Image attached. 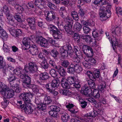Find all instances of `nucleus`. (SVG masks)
<instances>
[{
    "mask_svg": "<svg viewBox=\"0 0 122 122\" xmlns=\"http://www.w3.org/2000/svg\"><path fill=\"white\" fill-rule=\"evenodd\" d=\"M108 1V0H102L100 2L99 14L100 19L101 20H105L111 16V6L107 5Z\"/></svg>",
    "mask_w": 122,
    "mask_h": 122,
    "instance_id": "nucleus-1",
    "label": "nucleus"
},
{
    "mask_svg": "<svg viewBox=\"0 0 122 122\" xmlns=\"http://www.w3.org/2000/svg\"><path fill=\"white\" fill-rule=\"evenodd\" d=\"M30 93L29 92L26 93H23L21 94L20 97L24 101L26 107H24L25 105H23L20 106L21 108H23L25 112L27 114H30Z\"/></svg>",
    "mask_w": 122,
    "mask_h": 122,
    "instance_id": "nucleus-2",
    "label": "nucleus"
},
{
    "mask_svg": "<svg viewBox=\"0 0 122 122\" xmlns=\"http://www.w3.org/2000/svg\"><path fill=\"white\" fill-rule=\"evenodd\" d=\"M17 84H15L14 86H10L11 90H5L2 92V94L4 97L7 99L12 97L14 95V92L19 93L21 89Z\"/></svg>",
    "mask_w": 122,
    "mask_h": 122,
    "instance_id": "nucleus-3",
    "label": "nucleus"
},
{
    "mask_svg": "<svg viewBox=\"0 0 122 122\" xmlns=\"http://www.w3.org/2000/svg\"><path fill=\"white\" fill-rule=\"evenodd\" d=\"M83 47L86 48V52L85 53V51L84 52L85 54H87V56L85 57L84 60H88V62L91 65H93L96 63V61L94 58L91 57L92 56L93 54V52L92 49L91 47L87 45L84 46Z\"/></svg>",
    "mask_w": 122,
    "mask_h": 122,
    "instance_id": "nucleus-4",
    "label": "nucleus"
},
{
    "mask_svg": "<svg viewBox=\"0 0 122 122\" xmlns=\"http://www.w3.org/2000/svg\"><path fill=\"white\" fill-rule=\"evenodd\" d=\"M73 51L71 45L66 44L60 48V52L63 57H67L68 55H70Z\"/></svg>",
    "mask_w": 122,
    "mask_h": 122,
    "instance_id": "nucleus-5",
    "label": "nucleus"
},
{
    "mask_svg": "<svg viewBox=\"0 0 122 122\" xmlns=\"http://www.w3.org/2000/svg\"><path fill=\"white\" fill-rule=\"evenodd\" d=\"M48 28L52 32V36L55 39H61L62 37V34L59 30L54 25L51 24L49 25Z\"/></svg>",
    "mask_w": 122,
    "mask_h": 122,
    "instance_id": "nucleus-6",
    "label": "nucleus"
},
{
    "mask_svg": "<svg viewBox=\"0 0 122 122\" xmlns=\"http://www.w3.org/2000/svg\"><path fill=\"white\" fill-rule=\"evenodd\" d=\"M103 112V110L100 109V108L97 107L96 110L93 111L89 114L88 113L87 114H86V117L87 118L90 119H91L90 118V117H96L98 114L101 115L102 114Z\"/></svg>",
    "mask_w": 122,
    "mask_h": 122,
    "instance_id": "nucleus-7",
    "label": "nucleus"
},
{
    "mask_svg": "<svg viewBox=\"0 0 122 122\" xmlns=\"http://www.w3.org/2000/svg\"><path fill=\"white\" fill-rule=\"evenodd\" d=\"M45 15L46 16V19L48 21H50L53 20L55 19H57V24L59 23L58 21V17H56L55 13L52 11H47L45 13Z\"/></svg>",
    "mask_w": 122,
    "mask_h": 122,
    "instance_id": "nucleus-8",
    "label": "nucleus"
},
{
    "mask_svg": "<svg viewBox=\"0 0 122 122\" xmlns=\"http://www.w3.org/2000/svg\"><path fill=\"white\" fill-rule=\"evenodd\" d=\"M118 28H116L112 32V35L113 37L112 41V44L117 45L118 39L117 37L119 34L120 31Z\"/></svg>",
    "mask_w": 122,
    "mask_h": 122,
    "instance_id": "nucleus-9",
    "label": "nucleus"
},
{
    "mask_svg": "<svg viewBox=\"0 0 122 122\" xmlns=\"http://www.w3.org/2000/svg\"><path fill=\"white\" fill-rule=\"evenodd\" d=\"M86 75L90 79L93 80L99 77L100 72L98 70H96L92 73L90 71H88L86 72Z\"/></svg>",
    "mask_w": 122,
    "mask_h": 122,
    "instance_id": "nucleus-10",
    "label": "nucleus"
},
{
    "mask_svg": "<svg viewBox=\"0 0 122 122\" xmlns=\"http://www.w3.org/2000/svg\"><path fill=\"white\" fill-rule=\"evenodd\" d=\"M8 30L11 35L15 37H18L20 36L22 33V32L20 29L14 30L12 28L9 27L8 29Z\"/></svg>",
    "mask_w": 122,
    "mask_h": 122,
    "instance_id": "nucleus-11",
    "label": "nucleus"
},
{
    "mask_svg": "<svg viewBox=\"0 0 122 122\" xmlns=\"http://www.w3.org/2000/svg\"><path fill=\"white\" fill-rule=\"evenodd\" d=\"M36 42L40 44L42 47H47L48 46V43L46 40L41 36L38 37V39L36 41Z\"/></svg>",
    "mask_w": 122,
    "mask_h": 122,
    "instance_id": "nucleus-12",
    "label": "nucleus"
},
{
    "mask_svg": "<svg viewBox=\"0 0 122 122\" xmlns=\"http://www.w3.org/2000/svg\"><path fill=\"white\" fill-rule=\"evenodd\" d=\"M45 86L47 91L49 92L50 94L54 96L57 95L58 94V92L52 89L54 88L51 83L46 84Z\"/></svg>",
    "mask_w": 122,
    "mask_h": 122,
    "instance_id": "nucleus-13",
    "label": "nucleus"
},
{
    "mask_svg": "<svg viewBox=\"0 0 122 122\" xmlns=\"http://www.w3.org/2000/svg\"><path fill=\"white\" fill-rule=\"evenodd\" d=\"M30 37H25L23 38L22 42L23 45L25 46V47H26L22 48V50H28V49L30 48Z\"/></svg>",
    "mask_w": 122,
    "mask_h": 122,
    "instance_id": "nucleus-14",
    "label": "nucleus"
},
{
    "mask_svg": "<svg viewBox=\"0 0 122 122\" xmlns=\"http://www.w3.org/2000/svg\"><path fill=\"white\" fill-rule=\"evenodd\" d=\"M6 16L7 19V22L9 24L12 26H14V25H16L14 16L10 14H7Z\"/></svg>",
    "mask_w": 122,
    "mask_h": 122,
    "instance_id": "nucleus-15",
    "label": "nucleus"
},
{
    "mask_svg": "<svg viewBox=\"0 0 122 122\" xmlns=\"http://www.w3.org/2000/svg\"><path fill=\"white\" fill-rule=\"evenodd\" d=\"M92 90L91 89L88 87H82L81 91V92L82 94L90 97L92 93Z\"/></svg>",
    "mask_w": 122,
    "mask_h": 122,
    "instance_id": "nucleus-16",
    "label": "nucleus"
},
{
    "mask_svg": "<svg viewBox=\"0 0 122 122\" xmlns=\"http://www.w3.org/2000/svg\"><path fill=\"white\" fill-rule=\"evenodd\" d=\"M33 57H32V59H31V60L32 61L33 59L34 60V62L31 61V74L34 73V74L36 71L38 70V67L36 63L35 62V59Z\"/></svg>",
    "mask_w": 122,
    "mask_h": 122,
    "instance_id": "nucleus-17",
    "label": "nucleus"
},
{
    "mask_svg": "<svg viewBox=\"0 0 122 122\" xmlns=\"http://www.w3.org/2000/svg\"><path fill=\"white\" fill-rule=\"evenodd\" d=\"M23 85L24 87L30 88V78L28 75L26 76L25 79L23 80Z\"/></svg>",
    "mask_w": 122,
    "mask_h": 122,
    "instance_id": "nucleus-18",
    "label": "nucleus"
},
{
    "mask_svg": "<svg viewBox=\"0 0 122 122\" xmlns=\"http://www.w3.org/2000/svg\"><path fill=\"white\" fill-rule=\"evenodd\" d=\"M68 81H66V80L64 77H63L61 79V83L62 86L65 88L69 89L70 88V84Z\"/></svg>",
    "mask_w": 122,
    "mask_h": 122,
    "instance_id": "nucleus-19",
    "label": "nucleus"
},
{
    "mask_svg": "<svg viewBox=\"0 0 122 122\" xmlns=\"http://www.w3.org/2000/svg\"><path fill=\"white\" fill-rule=\"evenodd\" d=\"M2 27L0 29V37L5 41L6 40L8 37V35L7 32Z\"/></svg>",
    "mask_w": 122,
    "mask_h": 122,
    "instance_id": "nucleus-20",
    "label": "nucleus"
},
{
    "mask_svg": "<svg viewBox=\"0 0 122 122\" xmlns=\"http://www.w3.org/2000/svg\"><path fill=\"white\" fill-rule=\"evenodd\" d=\"M59 74L62 76H64L66 75V72L64 68L58 65L56 69Z\"/></svg>",
    "mask_w": 122,
    "mask_h": 122,
    "instance_id": "nucleus-21",
    "label": "nucleus"
},
{
    "mask_svg": "<svg viewBox=\"0 0 122 122\" xmlns=\"http://www.w3.org/2000/svg\"><path fill=\"white\" fill-rule=\"evenodd\" d=\"M8 77H7L8 81L10 83V86H14L15 85L13 84V83L16 79V78L14 75L11 74Z\"/></svg>",
    "mask_w": 122,
    "mask_h": 122,
    "instance_id": "nucleus-22",
    "label": "nucleus"
},
{
    "mask_svg": "<svg viewBox=\"0 0 122 122\" xmlns=\"http://www.w3.org/2000/svg\"><path fill=\"white\" fill-rule=\"evenodd\" d=\"M44 98L43 102V104L46 105L50 104L52 102L50 97L46 94L44 95Z\"/></svg>",
    "mask_w": 122,
    "mask_h": 122,
    "instance_id": "nucleus-23",
    "label": "nucleus"
},
{
    "mask_svg": "<svg viewBox=\"0 0 122 122\" xmlns=\"http://www.w3.org/2000/svg\"><path fill=\"white\" fill-rule=\"evenodd\" d=\"M74 65H71V67H74L75 71L76 72L79 73L81 72L82 71V69L81 67L79 64L73 63Z\"/></svg>",
    "mask_w": 122,
    "mask_h": 122,
    "instance_id": "nucleus-24",
    "label": "nucleus"
},
{
    "mask_svg": "<svg viewBox=\"0 0 122 122\" xmlns=\"http://www.w3.org/2000/svg\"><path fill=\"white\" fill-rule=\"evenodd\" d=\"M40 76L41 79L43 80H47L49 77L48 74L46 72L42 73L40 74Z\"/></svg>",
    "mask_w": 122,
    "mask_h": 122,
    "instance_id": "nucleus-25",
    "label": "nucleus"
},
{
    "mask_svg": "<svg viewBox=\"0 0 122 122\" xmlns=\"http://www.w3.org/2000/svg\"><path fill=\"white\" fill-rule=\"evenodd\" d=\"M81 38L85 42L89 43H90L91 42H92L93 40L91 37L89 35L83 36Z\"/></svg>",
    "mask_w": 122,
    "mask_h": 122,
    "instance_id": "nucleus-26",
    "label": "nucleus"
},
{
    "mask_svg": "<svg viewBox=\"0 0 122 122\" xmlns=\"http://www.w3.org/2000/svg\"><path fill=\"white\" fill-rule=\"evenodd\" d=\"M1 68L2 72L4 76H9L11 74V71L8 70V69L7 67L4 66Z\"/></svg>",
    "mask_w": 122,
    "mask_h": 122,
    "instance_id": "nucleus-27",
    "label": "nucleus"
},
{
    "mask_svg": "<svg viewBox=\"0 0 122 122\" xmlns=\"http://www.w3.org/2000/svg\"><path fill=\"white\" fill-rule=\"evenodd\" d=\"M54 88H57L60 84V81L58 79L53 80L51 83Z\"/></svg>",
    "mask_w": 122,
    "mask_h": 122,
    "instance_id": "nucleus-28",
    "label": "nucleus"
},
{
    "mask_svg": "<svg viewBox=\"0 0 122 122\" xmlns=\"http://www.w3.org/2000/svg\"><path fill=\"white\" fill-rule=\"evenodd\" d=\"M32 8L31 11L32 14H36L38 15H40L42 13V11L41 9L38 8H36L35 9L34 8L33 6H32Z\"/></svg>",
    "mask_w": 122,
    "mask_h": 122,
    "instance_id": "nucleus-29",
    "label": "nucleus"
},
{
    "mask_svg": "<svg viewBox=\"0 0 122 122\" xmlns=\"http://www.w3.org/2000/svg\"><path fill=\"white\" fill-rule=\"evenodd\" d=\"M60 113L62 114L61 118L63 121L66 122L68 121L69 116L67 113L66 112L62 113L61 112H60Z\"/></svg>",
    "mask_w": 122,
    "mask_h": 122,
    "instance_id": "nucleus-30",
    "label": "nucleus"
},
{
    "mask_svg": "<svg viewBox=\"0 0 122 122\" xmlns=\"http://www.w3.org/2000/svg\"><path fill=\"white\" fill-rule=\"evenodd\" d=\"M74 30L76 32H78L80 31L82 29V26L78 22H77L74 24Z\"/></svg>",
    "mask_w": 122,
    "mask_h": 122,
    "instance_id": "nucleus-31",
    "label": "nucleus"
},
{
    "mask_svg": "<svg viewBox=\"0 0 122 122\" xmlns=\"http://www.w3.org/2000/svg\"><path fill=\"white\" fill-rule=\"evenodd\" d=\"M50 54L56 60L57 58V56L59 55V53L56 49H53L51 51Z\"/></svg>",
    "mask_w": 122,
    "mask_h": 122,
    "instance_id": "nucleus-32",
    "label": "nucleus"
},
{
    "mask_svg": "<svg viewBox=\"0 0 122 122\" xmlns=\"http://www.w3.org/2000/svg\"><path fill=\"white\" fill-rule=\"evenodd\" d=\"M31 50L32 52H33V53L32 55L34 56V58L36 57V54L38 52V50L37 46L35 45H32L31 46Z\"/></svg>",
    "mask_w": 122,
    "mask_h": 122,
    "instance_id": "nucleus-33",
    "label": "nucleus"
},
{
    "mask_svg": "<svg viewBox=\"0 0 122 122\" xmlns=\"http://www.w3.org/2000/svg\"><path fill=\"white\" fill-rule=\"evenodd\" d=\"M73 49L75 55L76 56H81V52L77 46H74V47Z\"/></svg>",
    "mask_w": 122,
    "mask_h": 122,
    "instance_id": "nucleus-34",
    "label": "nucleus"
},
{
    "mask_svg": "<svg viewBox=\"0 0 122 122\" xmlns=\"http://www.w3.org/2000/svg\"><path fill=\"white\" fill-rule=\"evenodd\" d=\"M93 96L95 98H98L100 97V94L98 91L96 90H94L92 91L90 96Z\"/></svg>",
    "mask_w": 122,
    "mask_h": 122,
    "instance_id": "nucleus-35",
    "label": "nucleus"
},
{
    "mask_svg": "<svg viewBox=\"0 0 122 122\" xmlns=\"http://www.w3.org/2000/svg\"><path fill=\"white\" fill-rule=\"evenodd\" d=\"M71 15L73 18V19L76 21H78L79 19V16L78 13L75 11H72L71 13Z\"/></svg>",
    "mask_w": 122,
    "mask_h": 122,
    "instance_id": "nucleus-36",
    "label": "nucleus"
},
{
    "mask_svg": "<svg viewBox=\"0 0 122 122\" xmlns=\"http://www.w3.org/2000/svg\"><path fill=\"white\" fill-rule=\"evenodd\" d=\"M61 94L67 96H69L71 95V92L68 90L64 89L60 91Z\"/></svg>",
    "mask_w": 122,
    "mask_h": 122,
    "instance_id": "nucleus-37",
    "label": "nucleus"
},
{
    "mask_svg": "<svg viewBox=\"0 0 122 122\" xmlns=\"http://www.w3.org/2000/svg\"><path fill=\"white\" fill-rule=\"evenodd\" d=\"M73 38L75 42L77 43L80 42V36L79 34L75 33L73 35Z\"/></svg>",
    "mask_w": 122,
    "mask_h": 122,
    "instance_id": "nucleus-38",
    "label": "nucleus"
},
{
    "mask_svg": "<svg viewBox=\"0 0 122 122\" xmlns=\"http://www.w3.org/2000/svg\"><path fill=\"white\" fill-rule=\"evenodd\" d=\"M72 25L68 24L67 26H64V30H65L67 33L70 34H71Z\"/></svg>",
    "mask_w": 122,
    "mask_h": 122,
    "instance_id": "nucleus-39",
    "label": "nucleus"
},
{
    "mask_svg": "<svg viewBox=\"0 0 122 122\" xmlns=\"http://www.w3.org/2000/svg\"><path fill=\"white\" fill-rule=\"evenodd\" d=\"M45 4V1L43 0H36L35 2V4L38 7L40 5L43 6Z\"/></svg>",
    "mask_w": 122,
    "mask_h": 122,
    "instance_id": "nucleus-40",
    "label": "nucleus"
},
{
    "mask_svg": "<svg viewBox=\"0 0 122 122\" xmlns=\"http://www.w3.org/2000/svg\"><path fill=\"white\" fill-rule=\"evenodd\" d=\"M93 79H90L87 81V83L89 86L91 88L94 89L95 88V85Z\"/></svg>",
    "mask_w": 122,
    "mask_h": 122,
    "instance_id": "nucleus-41",
    "label": "nucleus"
},
{
    "mask_svg": "<svg viewBox=\"0 0 122 122\" xmlns=\"http://www.w3.org/2000/svg\"><path fill=\"white\" fill-rule=\"evenodd\" d=\"M41 68L44 69H46L48 67V64L46 59L44 60L41 64Z\"/></svg>",
    "mask_w": 122,
    "mask_h": 122,
    "instance_id": "nucleus-42",
    "label": "nucleus"
},
{
    "mask_svg": "<svg viewBox=\"0 0 122 122\" xmlns=\"http://www.w3.org/2000/svg\"><path fill=\"white\" fill-rule=\"evenodd\" d=\"M2 10L4 13H6L7 14H9L10 11L11 10V7L10 9L9 10L8 6L6 5H5L2 7Z\"/></svg>",
    "mask_w": 122,
    "mask_h": 122,
    "instance_id": "nucleus-43",
    "label": "nucleus"
},
{
    "mask_svg": "<svg viewBox=\"0 0 122 122\" xmlns=\"http://www.w3.org/2000/svg\"><path fill=\"white\" fill-rule=\"evenodd\" d=\"M36 28L35 19L34 17H32L31 18V29L35 30Z\"/></svg>",
    "mask_w": 122,
    "mask_h": 122,
    "instance_id": "nucleus-44",
    "label": "nucleus"
},
{
    "mask_svg": "<svg viewBox=\"0 0 122 122\" xmlns=\"http://www.w3.org/2000/svg\"><path fill=\"white\" fill-rule=\"evenodd\" d=\"M11 47L7 45L6 44L4 43L3 45V49L4 52H9Z\"/></svg>",
    "mask_w": 122,
    "mask_h": 122,
    "instance_id": "nucleus-45",
    "label": "nucleus"
},
{
    "mask_svg": "<svg viewBox=\"0 0 122 122\" xmlns=\"http://www.w3.org/2000/svg\"><path fill=\"white\" fill-rule=\"evenodd\" d=\"M73 65V63H71L70 65L69 68L67 69V71L68 73L73 74L74 73L75 71L73 66L72 67H71V65Z\"/></svg>",
    "mask_w": 122,
    "mask_h": 122,
    "instance_id": "nucleus-46",
    "label": "nucleus"
},
{
    "mask_svg": "<svg viewBox=\"0 0 122 122\" xmlns=\"http://www.w3.org/2000/svg\"><path fill=\"white\" fill-rule=\"evenodd\" d=\"M75 78L74 76L69 77L66 79V81L69 82L70 84H72L75 83Z\"/></svg>",
    "mask_w": 122,
    "mask_h": 122,
    "instance_id": "nucleus-47",
    "label": "nucleus"
},
{
    "mask_svg": "<svg viewBox=\"0 0 122 122\" xmlns=\"http://www.w3.org/2000/svg\"><path fill=\"white\" fill-rule=\"evenodd\" d=\"M102 0H95L93 2L94 6L96 9H99L100 7V2Z\"/></svg>",
    "mask_w": 122,
    "mask_h": 122,
    "instance_id": "nucleus-48",
    "label": "nucleus"
},
{
    "mask_svg": "<svg viewBox=\"0 0 122 122\" xmlns=\"http://www.w3.org/2000/svg\"><path fill=\"white\" fill-rule=\"evenodd\" d=\"M61 63V66L65 68L67 67L70 64V62L69 61L66 60L62 61Z\"/></svg>",
    "mask_w": 122,
    "mask_h": 122,
    "instance_id": "nucleus-49",
    "label": "nucleus"
},
{
    "mask_svg": "<svg viewBox=\"0 0 122 122\" xmlns=\"http://www.w3.org/2000/svg\"><path fill=\"white\" fill-rule=\"evenodd\" d=\"M85 61H83L82 63V65L83 66L88 69H89L91 68V65L88 62V60H85Z\"/></svg>",
    "mask_w": 122,
    "mask_h": 122,
    "instance_id": "nucleus-50",
    "label": "nucleus"
},
{
    "mask_svg": "<svg viewBox=\"0 0 122 122\" xmlns=\"http://www.w3.org/2000/svg\"><path fill=\"white\" fill-rule=\"evenodd\" d=\"M106 84L105 83L101 85L99 87V90L102 92L105 91L106 89Z\"/></svg>",
    "mask_w": 122,
    "mask_h": 122,
    "instance_id": "nucleus-51",
    "label": "nucleus"
},
{
    "mask_svg": "<svg viewBox=\"0 0 122 122\" xmlns=\"http://www.w3.org/2000/svg\"><path fill=\"white\" fill-rule=\"evenodd\" d=\"M117 45H116L115 44L113 45L112 44V46L114 50H115L117 48L116 47H119V49L121 51H122V45L118 43L117 41Z\"/></svg>",
    "mask_w": 122,
    "mask_h": 122,
    "instance_id": "nucleus-52",
    "label": "nucleus"
},
{
    "mask_svg": "<svg viewBox=\"0 0 122 122\" xmlns=\"http://www.w3.org/2000/svg\"><path fill=\"white\" fill-rule=\"evenodd\" d=\"M64 21L66 23H69V24L71 25L73 23V20L72 18L69 17H67L65 19Z\"/></svg>",
    "mask_w": 122,
    "mask_h": 122,
    "instance_id": "nucleus-53",
    "label": "nucleus"
},
{
    "mask_svg": "<svg viewBox=\"0 0 122 122\" xmlns=\"http://www.w3.org/2000/svg\"><path fill=\"white\" fill-rule=\"evenodd\" d=\"M50 74L54 78L56 77L57 76V73L54 69H51L50 71Z\"/></svg>",
    "mask_w": 122,
    "mask_h": 122,
    "instance_id": "nucleus-54",
    "label": "nucleus"
},
{
    "mask_svg": "<svg viewBox=\"0 0 122 122\" xmlns=\"http://www.w3.org/2000/svg\"><path fill=\"white\" fill-rule=\"evenodd\" d=\"M49 114L52 117H56L58 115V113L55 111H50L49 112Z\"/></svg>",
    "mask_w": 122,
    "mask_h": 122,
    "instance_id": "nucleus-55",
    "label": "nucleus"
},
{
    "mask_svg": "<svg viewBox=\"0 0 122 122\" xmlns=\"http://www.w3.org/2000/svg\"><path fill=\"white\" fill-rule=\"evenodd\" d=\"M50 1H47V5L48 7H49L51 9H54L56 8V6L54 4L52 3Z\"/></svg>",
    "mask_w": 122,
    "mask_h": 122,
    "instance_id": "nucleus-56",
    "label": "nucleus"
},
{
    "mask_svg": "<svg viewBox=\"0 0 122 122\" xmlns=\"http://www.w3.org/2000/svg\"><path fill=\"white\" fill-rule=\"evenodd\" d=\"M42 98V96H40L39 97H37L35 98V103L37 105H40L41 104V99Z\"/></svg>",
    "mask_w": 122,
    "mask_h": 122,
    "instance_id": "nucleus-57",
    "label": "nucleus"
},
{
    "mask_svg": "<svg viewBox=\"0 0 122 122\" xmlns=\"http://www.w3.org/2000/svg\"><path fill=\"white\" fill-rule=\"evenodd\" d=\"M33 92L35 93H37L38 91V86L35 85H33L31 87Z\"/></svg>",
    "mask_w": 122,
    "mask_h": 122,
    "instance_id": "nucleus-58",
    "label": "nucleus"
},
{
    "mask_svg": "<svg viewBox=\"0 0 122 122\" xmlns=\"http://www.w3.org/2000/svg\"><path fill=\"white\" fill-rule=\"evenodd\" d=\"M49 64L52 67L55 68L56 69H57L58 66H57L56 65L54 61L51 60L49 61Z\"/></svg>",
    "mask_w": 122,
    "mask_h": 122,
    "instance_id": "nucleus-59",
    "label": "nucleus"
},
{
    "mask_svg": "<svg viewBox=\"0 0 122 122\" xmlns=\"http://www.w3.org/2000/svg\"><path fill=\"white\" fill-rule=\"evenodd\" d=\"M77 56L74 57L73 59V60L75 62L79 63L80 62V58L82 57V55L81 56Z\"/></svg>",
    "mask_w": 122,
    "mask_h": 122,
    "instance_id": "nucleus-60",
    "label": "nucleus"
},
{
    "mask_svg": "<svg viewBox=\"0 0 122 122\" xmlns=\"http://www.w3.org/2000/svg\"><path fill=\"white\" fill-rule=\"evenodd\" d=\"M89 100L90 102L93 103L95 104L94 106L96 107H99L100 106V105L99 104L98 105V104L97 103V102L94 99H89Z\"/></svg>",
    "mask_w": 122,
    "mask_h": 122,
    "instance_id": "nucleus-61",
    "label": "nucleus"
},
{
    "mask_svg": "<svg viewBox=\"0 0 122 122\" xmlns=\"http://www.w3.org/2000/svg\"><path fill=\"white\" fill-rule=\"evenodd\" d=\"M83 29L84 33L86 34L88 33L90 30L89 27L86 26H84Z\"/></svg>",
    "mask_w": 122,
    "mask_h": 122,
    "instance_id": "nucleus-62",
    "label": "nucleus"
},
{
    "mask_svg": "<svg viewBox=\"0 0 122 122\" xmlns=\"http://www.w3.org/2000/svg\"><path fill=\"white\" fill-rule=\"evenodd\" d=\"M4 101L1 102V104L4 107H6L8 103V100L6 98L4 97L3 98Z\"/></svg>",
    "mask_w": 122,
    "mask_h": 122,
    "instance_id": "nucleus-63",
    "label": "nucleus"
},
{
    "mask_svg": "<svg viewBox=\"0 0 122 122\" xmlns=\"http://www.w3.org/2000/svg\"><path fill=\"white\" fill-rule=\"evenodd\" d=\"M116 11L117 13L119 15L122 14V8L119 6L116 8Z\"/></svg>",
    "mask_w": 122,
    "mask_h": 122,
    "instance_id": "nucleus-64",
    "label": "nucleus"
}]
</instances>
